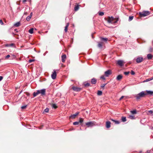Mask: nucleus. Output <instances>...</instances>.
Segmentation results:
<instances>
[{"instance_id":"1","label":"nucleus","mask_w":153,"mask_h":153,"mask_svg":"<svg viewBox=\"0 0 153 153\" xmlns=\"http://www.w3.org/2000/svg\"><path fill=\"white\" fill-rule=\"evenodd\" d=\"M153 94V91H151L146 90L145 91H142L139 94L135 95V97L137 100H138L141 98L147 95H152Z\"/></svg>"},{"instance_id":"2","label":"nucleus","mask_w":153,"mask_h":153,"mask_svg":"<svg viewBox=\"0 0 153 153\" xmlns=\"http://www.w3.org/2000/svg\"><path fill=\"white\" fill-rule=\"evenodd\" d=\"M150 14V12L148 11H144L142 12H140L139 14L141 16H145Z\"/></svg>"},{"instance_id":"3","label":"nucleus","mask_w":153,"mask_h":153,"mask_svg":"<svg viewBox=\"0 0 153 153\" xmlns=\"http://www.w3.org/2000/svg\"><path fill=\"white\" fill-rule=\"evenodd\" d=\"M95 122L94 121H90L85 123V125L87 127H91L95 125Z\"/></svg>"},{"instance_id":"4","label":"nucleus","mask_w":153,"mask_h":153,"mask_svg":"<svg viewBox=\"0 0 153 153\" xmlns=\"http://www.w3.org/2000/svg\"><path fill=\"white\" fill-rule=\"evenodd\" d=\"M115 18L112 16L108 17V18L107 21L108 23L112 24L113 23V21L115 20Z\"/></svg>"},{"instance_id":"5","label":"nucleus","mask_w":153,"mask_h":153,"mask_svg":"<svg viewBox=\"0 0 153 153\" xmlns=\"http://www.w3.org/2000/svg\"><path fill=\"white\" fill-rule=\"evenodd\" d=\"M37 91L38 94H41L42 95H45V94L46 91L45 89L38 90Z\"/></svg>"},{"instance_id":"6","label":"nucleus","mask_w":153,"mask_h":153,"mask_svg":"<svg viewBox=\"0 0 153 153\" xmlns=\"http://www.w3.org/2000/svg\"><path fill=\"white\" fill-rule=\"evenodd\" d=\"M143 60V58L142 56H138L136 59V62L138 63L141 62Z\"/></svg>"},{"instance_id":"7","label":"nucleus","mask_w":153,"mask_h":153,"mask_svg":"<svg viewBox=\"0 0 153 153\" xmlns=\"http://www.w3.org/2000/svg\"><path fill=\"white\" fill-rule=\"evenodd\" d=\"M72 89L75 91L79 92L80 91L81 89V88H80L77 87L75 86H73L72 88Z\"/></svg>"},{"instance_id":"8","label":"nucleus","mask_w":153,"mask_h":153,"mask_svg":"<svg viewBox=\"0 0 153 153\" xmlns=\"http://www.w3.org/2000/svg\"><path fill=\"white\" fill-rule=\"evenodd\" d=\"M111 74V71L110 70H108L104 72L105 76L108 77L109 75Z\"/></svg>"},{"instance_id":"9","label":"nucleus","mask_w":153,"mask_h":153,"mask_svg":"<svg viewBox=\"0 0 153 153\" xmlns=\"http://www.w3.org/2000/svg\"><path fill=\"white\" fill-rule=\"evenodd\" d=\"M51 76V77L53 79H54L56 78V71L55 70H53V73Z\"/></svg>"},{"instance_id":"10","label":"nucleus","mask_w":153,"mask_h":153,"mask_svg":"<svg viewBox=\"0 0 153 153\" xmlns=\"http://www.w3.org/2000/svg\"><path fill=\"white\" fill-rule=\"evenodd\" d=\"M117 64L120 66L123 65V61L122 60H118L117 62Z\"/></svg>"},{"instance_id":"11","label":"nucleus","mask_w":153,"mask_h":153,"mask_svg":"<svg viewBox=\"0 0 153 153\" xmlns=\"http://www.w3.org/2000/svg\"><path fill=\"white\" fill-rule=\"evenodd\" d=\"M66 57V56L65 54H63L62 56V61L63 62H65Z\"/></svg>"},{"instance_id":"12","label":"nucleus","mask_w":153,"mask_h":153,"mask_svg":"<svg viewBox=\"0 0 153 153\" xmlns=\"http://www.w3.org/2000/svg\"><path fill=\"white\" fill-rule=\"evenodd\" d=\"M106 127L108 128H109L110 126H111V123L109 121H107L106 123Z\"/></svg>"},{"instance_id":"13","label":"nucleus","mask_w":153,"mask_h":153,"mask_svg":"<svg viewBox=\"0 0 153 153\" xmlns=\"http://www.w3.org/2000/svg\"><path fill=\"white\" fill-rule=\"evenodd\" d=\"M91 83L93 84H95L97 82V80L94 78H92L91 80Z\"/></svg>"},{"instance_id":"14","label":"nucleus","mask_w":153,"mask_h":153,"mask_svg":"<svg viewBox=\"0 0 153 153\" xmlns=\"http://www.w3.org/2000/svg\"><path fill=\"white\" fill-rule=\"evenodd\" d=\"M153 56L151 54H149L147 55V57L148 59H151L153 57Z\"/></svg>"},{"instance_id":"15","label":"nucleus","mask_w":153,"mask_h":153,"mask_svg":"<svg viewBox=\"0 0 153 153\" xmlns=\"http://www.w3.org/2000/svg\"><path fill=\"white\" fill-rule=\"evenodd\" d=\"M79 112H77L75 114L71 115V116L70 117H71L73 119L74 118L79 114Z\"/></svg>"},{"instance_id":"16","label":"nucleus","mask_w":153,"mask_h":153,"mask_svg":"<svg viewBox=\"0 0 153 153\" xmlns=\"http://www.w3.org/2000/svg\"><path fill=\"white\" fill-rule=\"evenodd\" d=\"M111 120L113 122H114L115 124H119L120 123V121L118 120H116L113 119H111Z\"/></svg>"},{"instance_id":"17","label":"nucleus","mask_w":153,"mask_h":153,"mask_svg":"<svg viewBox=\"0 0 153 153\" xmlns=\"http://www.w3.org/2000/svg\"><path fill=\"white\" fill-rule=\"evenodd\" d=\"M122 76L121 75H119L117 77L116 79L117 80H119L122 79Z\"/></svg>"},{"instance_id":"18","label":"nucleus","mask_w":153,"mask_h":153,"mask_svg":"<svg viewBox=\"0 0 153 153\" xmlns=\"http://www.w3.org/2000/svg\"><path fill=\"white\" fill-rule=\"evenodd\" d=\"M101 39L102 41L105 42H107L108 40V39L107 38H104L102 37H101Z\"/></svg>"},{"instance_id":"19","label":"nucleus","mask_w":153,"mask_h":153,"mask_svg":"<svg viewBox=\"0 0 153 153\" xmlns=\"http://www.w3.org/2000/svg\"><path fill=\"white\" fill-rule=\"evenodd\" d=\"M103 45V43L102 42H100L98 43V47L100 48H101Z\"/></svg>"},{"instance_id":"20","label":"nucleus","mask_w":153,"mask_h":153,"mask_svg":"<svg viewBox=\"0 0 153 153\" xmlns=\"http://www.w3.org/2000/svg\"><path fill=\"white\" fill-rule=\"evenodd\" d=\"M20 23L19 22H17L14 24V25L16 27H18L20 26Z\"/></svg>"},{"instance_id":"21","label":"nucleus","mask_w":153,"mask_h":153,"mask_svg":"<svg viewBox=\"0 0 153 153\" xmlns=\"http://www.w3.org/2000/svg\"><path fill=\"white\" fill-rule=\"evenodd\" d=\"M84 85L85 87H88L90 86V84L89 83L85 82L84 83Z\"/></svg>"},{"instance_id":"22","label":"nucleus","mask_w":153,"mask_h":153,"mask_svg":"<svg viewBox=\"0 0 153 153\" xmlns=\"http://www.w3.org/2000/svg\"><path fill=\"white\" fill-rule=\"evenodd\" d=\"M121 120L123 122H125L126 120V117H122Z\"/></svg>"},{"instance_id":"23","label":"nucleus","mask_w":153,"mask_h":153,"mask_svg":"<svg viewBox=\"0 0 153 153\" xmlns=\"http://www.w3.org/2000/svg\"><path fill=\"white\" fill-rule=\"evenodd\" d=\"M115 18V19L113 21V24H114L117 23L118 21L119 20L118 18Z\"/></svg>"},{"instance_id":"24","label":"nucleus","mask_w":153,"mask_h":153,"mask_svg":"<svg viewBox=\"0 0 153 153\" xmlns=\"http://www.w3.org/2000/svg\"><path fill=\"white\" fill-rule=\"evenodd\" d=\"M33 28H31L29 30V32L30 34L33 33Z\"/></svg>"},{"instance_id":"25","label":"nucleus","mask_w":153,"mask_h":153,"mask_svg":"<svg viewBox=\"0 0 153 153\" xmlns=\"http://www.w3.org/2000/svg\"><path fill=\"white\" fill-rule=\"evenodd\" d=\"M38 94L37 91L36 92H34L33 94V95L34 97H36Z\"/></svg>"},{"instance_id":"26","label":"nucleus","mask_w":153,"mask_h":153,"mask_svg":"<svg viewBox=\"0 0 153 153\" xmlns=\"http://www.w3.org/2000/svg\"><path fill=\"white\" fill-rule=\"evenodd\" d=\"M79 9V7L78 5H76L74 7V10L75 11H77Z\"/></svg>"},{"instance_id":"27","label":"nucleus","mask_w":153,"mask_h":153,"mask_svg":"<svg viewBox=\"0 0 153 153\" xmlns=\"http://www.w3.org/2000/svg\"><path fill=\"white\" fill-rule=\"evenodd\" d=\"M52 108L56 109L57 108V106H56V104L55 103L53 104L52 105Z\"/></svg>"},{"instance_id":"28","label":"nucleus","mask_w":153,"mask_h":153,"mask_svg":"<svg viewBox=\"0 0 153 153\" xmlns=\"http://www.w3.org/2000/svg\"><path fill=\"white\" fill-rule=\"evenodd\" d=\"M31 16H28L26 18V20L27 21H29L30 19H31Z\"/></svg>"},{"instance_id":"29","label":"nucleus","mask_w":153,"mask_h":153,"mask_svg":"<svg viewBox=\"0 0 153 153\" xmlns=\"http://www.w3.org/2000/svg\"><path fill=\"white\" fill-rule=\"evenodd\" d=\"M102 94V92L101 91H98L97 92V94L98 95H101Z\"/></svg>"},{"instance_id":"30","label":"nucleus","mask_w":153,"mask_h":153,"mask_svg":"<svg viewBox=\"0 0 153 153\" xmlns=\"http://www.w3.org/2000/svg\"><path fill=\"white\" fill-rule=\"evenodd\" d=\"M133 16H130L128 19L129 21H131L133 19Z\"/></svg>"},{"instance_id":"31","label":"nucleus","mask_w":153,"mask_h":153,"mask_svg":"<svg viewBox=\"0 0 153 153\" xmlns=\"http://www.w3.org/2000/svg\"><path fill=\"white\" fill-rule=\"evenodd\" d=\"M83 122V119L82 118H80L79 122V123H82Z\"/></svg>"},{"instance_id":"32","label":"nucleus","mask_w":153,"mask_h":153,"mask_svg":"<svg viewBox=\"0 0 153 153\" xmlns=\"http://www.w3.org/2000/svg\"><path fill=\"white\" fill-rule=\"evenodd\" d=\"M129 118L131 119H135V117L133 116L130 115L129 116Z\"/></svg>"},{"instance_id":"33","label":"nucleus","mask_w":153,"mask_h":153,"mask_svg":"<svg viewBox=\"0 0 153 153\" xmlns=\"http://www.w3.org/2000/svg\"><path fill=\"white\" fill-rule=\"evenodd\" d=\"M79 122H75L73 123V125H78L79 124Z\"/></svg>"},{"instance_id":"34","label":"nucleus","mask_w":153,"mask_h":153,"mask_svg":"<svg viewBox=\"0 0 153 153\" xmlns=\"http://www.w3.org/2000/svg\"><path fill=\"white\" fill-rule=\"evenodd\" d=\"M99 14L100 16H102L104 15V13L103 12H99Z\"/></svg>"},{"instance_id":"35","label":"nucleus","mask_w":153,"mask_h":153,"mask_svg":"<svg viewBox=\"0 0 153 153\" xmlns=\"http://www.w3.org/2000/svg\"><path fill=\"white\" fill-rule=\"evenodd\" d=\"M131 112L133 114H135L136 113V110H132L131 111Z\"/></svg>"},{"instance_id":"36","label":"nucleus","mask_w":153,"mask_h":153,"mask_svg":"<svg viewBox=\"0 0 153 153\" xmlns=\"http://www.w3.org/2000/svg\"><path fill=\"white\" fill-rule=\"evenodd\" d=\"M49 109L48 108H46L44 110V111L46 112H48L49 111Z\"/></svg>"},{"instance_id":"37","label":"nucleus","mask_w":153,"mask_h":153,"mask_svg":"<svg viewBox=\"0 0 153 153\" xmlns=\"http://www.w3.org/2000/svg\"><path fill=\"white\" fill-rule=\"evenodd\" d=\"M100 78L102 79L103 80L105 79V75H102L100 76Z\"/></svg>"},{"instance_id":"38","label":"nucleus","mask_w":153,"mask_h":153,"mask_svg":"<svg viewBox=\"0 0 153 153\" xmlns=\"http://www.w3.org/2000/svg\"><path fill=\"white\" fill-rule=\"evenodd\" d=\"M129 71L125 72H124V74L126 75H128L129 74Z\"/></svg>"},{"instance_id":"39","label":"nucleus","mask_w":153,"mask_h":153,"mask_svg":"<svg viewBox=\"0 0 153 153\" xmlns=\"http://www.w3.org/2000/svg\"><path fill=\"white\" fill-rule=\"evenodd\" d=\"M150 81H151L150 79H149V78H148L145 80L144 81V82H147Z\"/></svg>"},{"instance_id":"40","label":"nucleus","mask_w":153,"mask_h":153,"mask_svg":"<svg viewBox=\"0 0 153 153\" xmlns=\"http://www.w3.org/2000/svg\"><path fill=\"white\" fill-rule=\"evenodd\" d=\"M27 106V105H24V106H22L21 108L22 109H24Z\"/></svg>"},{"instance_id":"41","label":"nucleus","mask_w":153,"mask_h":153,"mask_svg":"<svg viewBox=\"0 0 153 153\" xmlns=\"http://www.w3.org/2000/svg\"><path fill=\"white\" fill-rule=\"evenodd\" d=\"M106 83L104 84H102L101 85V87L102 88H104V87L106 85Z\"/></svg>"},{"instance_id":"42","label":"nucleus","mask_w":153,"mask_h":153,"mask_svg":"<svg viewBox=\"0 0 153 153\" xmlns=\"http://www.w3.org/2000/svg\"><path fill=\"white\" fill-rule=\"evenodd\" d=\"M35 61V60L34 59H30L29 60V63H31L32 62H34Z\"/></svg>"},{"instance_id":"43","label":"nucleus","mask_w":153,"mask_h":153,"mask_svg":"<svg viewBox=\"0 0 153 153\" xmlns=\"http://www.w3.org/2000/svg\"><path fill=\"white\" fill-rule=\"evenodd\" d=\"M135 72L133 71H131V74L132 75H134L135 74Z\"/></svg>"},{"instance_id":"44","label":"nucleus","mask_w":153,"mask_h":153,"mask_svg":"<svg viewBox=\"0 0 153 153\" xmlns=\"http://www.w3.org/2000/svg\"><path fill=\"white\" fill-rule=\"evenodd\" d=\"M0 23L2 25L4 24V23L1 19L0 20Z\"/></svg>"},{"instance_id":"45","label":"nucleus","mask_w":153,"mask_h":153,"mask_svg":"<svg viewBox=\"0 0 153 153\" xmlns=\"http://www.w3.org/2000/svg\"><path fill=\"white\" fill-rule=\"evenodd\" d=\"M68 27L67 26H65V32H67L68 29Z\"/></svg>"},{"instance_id":"46","label":"nucleus","mask_w":153,"mask_h":153,"mask_svg":"<svg viewBox=\"0 0 153 153\" xmlns=\"http://www.w3.org/2000/svg\"><path fill=\"white\" fill-rule=\"evenodd\" d=\"M14 44L13 43H12L10 44V47H13L14 46Z\"/></svg>"},{"instance_id":"47","label":"nucleus","mask_w":153,"mask_h":153,"mask_svg":"<svg viewBox=\"0 0 153 153\" xmlns=\"http://www.w3.org/2000/svg\"><path fill=\"white\" fill-rule=\"evenodd\" d=\"M10 57V55H7L5 57V59H7Z\"/></svg>"},{"instance_id":"48","label":"nucleus","mask_w":153,"mask_h":153,"mask_svg":"<svg viewBox=\"0 0 153 153\" xmlns=\"http://www.w3.org/2000/svg\"><path fill=\"white\" fill-rule=\"evenodd\" d=\"M149 112L150 114H152L153 113V111L152 110H149Z\"/></svg>"},{"instance_id":"49","label":"nucleus","mask_w":153,"mask_h":153,"mask_svg":"<svg viewBox=\"0 0 153 153\" xmlns=\"http://www.w3.org/2000/svg\"><path fill=\"white\" fill-rule=\"evenodd\" d=\"M124 96H122L119 99V100H121L122 99H123L124 97Z\"/></svg>"},{"instance_id":"50","label":"nucleus","mask_w":153,"mask_h":153,"mask_svg":"<svg viewBox=\"0 0 153 153\" xmlns=\"http://www.w3.org/2000/svg\"><path fill=\"white\" fill-rule=\"evenodd\" d=\"M3 77L2 76H0V81H1L3 79Z\"/></svg>"},{"instance_id":"51","label":"nucleus","mask_w":153,"mask_h":153,"mask_svg":"<svg viewBox=\"0 0 153 153\" xmlns=\"http://www.w3.org/2000/svg\"><path fill=\"white\" fill-rule=\"evenodd\" d=\"M6 47H10V44H7L5 45Z\"/></svg>"},{"instance_id":"52","label":"nucleus","mask_w":153,"mask_h":153,"mask_svg":"<svg viewBox=\"0 0 153 153\" xmlns=\"http://www.w3.org/2000/svg\"><path fill=\"white\" fill-rule=\"evenodd\" d=\"M69 25V23H68L66 25V26H67V27H68V26Z\"/></svg>"},{"instance_id":"53","label":"nucleus","mask_w":153,"mask_h":153,"mask_svg":"<svg viewBox=\"0 0 153 153\" xmlns=\"http://www.w3.org/2000/svg\"><path fill=\"white\" fill-rule=\"evenodd\" d=\"M33 13H31L29 16H31V17L32 16Z\"/></svg>"},{"instance_id":"54","label":"nucleus","mask_w":153,"mask_h":153,"mask_svg":"<svg viewBox=\"0 0 153 153\" xmlns=\"http://www.w3.org/2000/svg\"><path fill=\"white\" fill-rule=\"evenodd\" d=\"M149 79H150V80H152V79H153V77H151L150 78H149Z\"/></svg>"},{"instance_id":"55","label":"nucleus","mask_w":153,"mask_h":153,"mask_svg":"<svg viewBox=\"0 0 153 153\" xmlns=\"http://www.w3.org/2000/svg\"><path fill=\"white\" fill-rule=\"evenodd\" d=\"M26 1H27V0H23V2H25Z\"/></svg>"},{"instance_id":"56","label":"nucleus","mask_w":153,"mask_h":153,"mask_svg":"<svg viewBox=\"0 0 153 153\" xmlns=\"http://www.w3.org/2000/svg\"><path fill=\"white\" fill-rule=\"evenodd\" d=\"M14 30H15V31H16V32H18L17 30V29H15Z\"/></svg>"},{"instance_id":"57","label":"nucleus","mask_w":153,"mask_h":153,"mask_svg":"<svg viewBox=\"0 0 153 153\" xmlns=\"http://www.w3.org/2000/svg\"><path fill=\"white\" fill-rule=\"evenodd\" d=\"M152 49H150V51H152Z\"/></svg>"},{"instance_id":"58","label":"nucleus","mask_w":153,"mask_h":153,"mask_svg":"<svg viewBox=\"0 0 153 153\" xmlns=\"http://www.w3.org/2000/svg\"><path fill=\"white\" fill-rule=\"evenodd\" d=\"M152 49H150V51H152Z\"/></svg>"},{"instance_id":"59","label":"nucleus","mask_w":153,"mask_h":153,"mask_svg":"<svg viewBox=\"0 0 153 153\" xmlns=\"http://www.w3.org/2000/svg\"><path fill=\"white\" fill-rule=\"evenodd\" d=\"M152 49H150V51H152Z\"/></svg>"},{"instance_id":"60","label":"nucleus","mask_w":153,"mask_h":153,"mask_svg":"<svg viewBox=\"0 0 153 153\" xmlns=\"http://www.w3.org/2000/svg\"><path fill=\"white\" fill-rule=\"evenodd\" d=\"M1 60L0 59V62L1 61Z\"/></svg>"},{"instance_id":"61","label":"nucleus","mask_w":153,"mask_h":153,"mask_svg":"<svg viewBox=\"0 0 153 153\" xmlns=\"http://www.w3.org/2000/svg\"><path fill=\"white\" fill-rule=\"evenodd\" d=\"M149 153V152H148V153Z\"/></svg>"}]
</instances>
